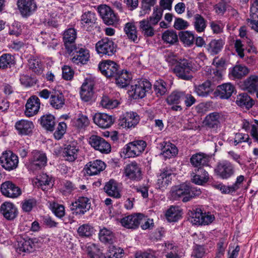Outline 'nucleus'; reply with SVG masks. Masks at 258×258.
I'll use <instances>...</instances> for the list:
<instances>
[{"label":"nucleus","mask_w":258,"mask_h":258,"mask_svg":"<svg viewBox=\"0 0 258 258\" xmlns=\"http://www.w3.org/2000/svg\"><path fill=\"white\" fill-rule=\"evenodd\" d=\"M93 121L99 127L106 128L113 123L114 118L111 115L106 113H97L94 116Z\"/></svg>","instance_id":"b1692460"},{"label":"nucleus","mask_w":258,"mask_h":258,"mask_svg":"<svg viewBox=\"0 0 258 258\" xmlns=\"http://www.w3.org/2000/svg\"><path fill=\"white\" fill-rule=\"evenodd\" d=\"M246 21L247 25L258 33V12H250V18Z\"/></svg>","instance_id":"e2e57ef3"},{"label":"nucleus","mask_w":258,"mask_h":258,"mask_svg":"<svg viewBox=\"0 0 258 258\" xmlns=\"http://www.w3.org/2000/svg\"><path fill=\"white\" fill-rule=\"evenodd\" d=\"M67 51L73 55L72 60L76 64H85L89 60V51L82 45H75L71 49V50H68Z\"/></svg>","instance_id":"6e6552de"},{"label":"nucleus","mask_w":258,"mask_h":258,"mask_svg":"<svg viewBox=\"0 0 258 258\" xmlns=\"http://www.w3.org/2000/svg\"><path fill=\"white\" fill-rule=\"evenodd\" d=\"M73 124L74 126L78 129H84L88 126L89 120L87 116L79 114L77 118L74 119Z\"/></svg>","instance_id":"bf43d9fd"},{"label":"nucleus","mask_w":258,"mask_h":258,"mask_svg":"<svg viewBox=\"0 0 258 258\" xmlns=\"http://www.w3.org/2000/svg\"><path fill=\"white\" fill-rule=\"evenodd\" d=\"M18 163V157L11 151L4 152L0 156V164L6 170L11 171L16 169Z\"/></svg>","instance_id":"0eeeda50"},{"label":"nucleus","mask_w":258,"mask_h":258,"mask_svg":"<svg viewBox=\"0 0 258 258\" xmlns=\"http://www.w3.org/2000/svg\"><path fill=\"white\" fill-rule=\"evenodd\" d=\"M40 101L38 97L33 95L29 98L25 104V115L28 117L33 116L39 112Z\"/></svg>","instance_id":"f3484780"},{"label":"nucleus","mask_w":258,"mask_h":258,"mask_svg":"<svg viewBox=\"0 0 258 258\" xmlns=\"http://www.w3.org/2000/svg\"><path fill=\"white\" fill-rule=\"evenodd\" d=\"M236 103L239 106L249 109L254 105V101L246 93H241L237 96Z\"/></svg>","instance_id":"ea45409f"},{"label":"nucleus","mask_w":258,"mask_h":258,"mask_svg":"<svg viewBox=\"0 0 258 258\" xmlns=\"http://www.w3.org/2000/svg\"><path fill=\"white\" fill-rule=\"evenodd\" d=\"M147 143L143 140H135L130 142L122 149L124 158H135L140 156L145 150Z\"/></svg>","instance_id":"f03ea898"},{"label":"nucleus","mask_w":258,"mask_h":258,"mask_svg":"<svg viewBox=\"0 0 258 258\" xmlns=\"http://www.w3.org/2000/svg\"><path fill=\"white\" fill-rule=\"evenodd\" d=\"M234 87L231 83H225L217 87V91L222 99H228L234 91Z\"/></svg>","instance_id":"a19ab883"},{"label":"nucleus","mask_w":258,"mask_h":258,"mask_svg":"<svg viewBox=\"0 0 258 258\" xmlns=\"http://www.w3.org/2000/svg\"><path fill=\"white\" fill-rule=\"evenodd\" d=\"M1 212L4 217L9 220L15 219L18 215L15 206L10 202H5L1 206Z\"/></svg>","instance_id":"cd10ccee"},{"label":"nucleus","mask_w":258,"mask_h":258,"mask_svg":"<svg viewBox=\"0 0 258 258\" xmlns=\"http://www.w3.org/2000/svg\"><path fill=\"white\" fill-rule=\"evenodd\" d=\"M79 151V148L77 143L72 142L64 148L63 156L66 160L73 162L77 158Z\"/></svg>","instance_id":"c756f323"},{"label":"nucleus","mask_w":258,"mask_h":258,"mask_svg":"<svg viewBox=\"0 0 258 258\" xmlns=\"http://www.w3.org/2000/svg\"><path fill=\"white\" fill-rule=\"evenodd\" d=\"M140 117L134 112H126L125 116L120 120L119 124L125 128H130L135 127L139 122Z\"/></svg>","instance_id":"393cba45"},{"label":"nucleus","mask_w":258,"mask_h":258,"mask_svg":"<svg viewBox=\"0 0 258 258\" xmlns=\"http://www.w3.org/2000/svg\"><path fill=\"white\" fill-rule=\"evenodd\" d=\"M14 57L10 53H5L0 56V69L10 68L15 63Z\"/></svg>","instance_id":"8fccbe9b"},{"label":"nucleus","mask_w":258,"mask_h":258,"mask_svg":"<svg viewBox=\"0 0 258 258\" xmlns=\"http://www.w3.org/2000/svg\"><path fill=\"white\" fill-rule=\"evenodd\" d=\"M49 102L53 108L59 109L64 106L65 99L63 95L59 91H53Z\"/></svg>","instance_id":"f704fd0d"},{"label":"nucleus","mask_w":258,"mask_h":258,"mask_svg":"<svg viewBox=\"0 0 258 258\" xmlns=\"http://www.w3.org/2000/svg\"><path fill=\"white\" fill-rule=\"evenodd\" d=\"M99 238L104 243L112 244L115 236L114 233L110 230L103 228L99 231Z\"/></svg>","instance_id":"a18cd8bd"},{"label":"nucleus","mask_w":258,"mask_h":258,"mask_svg":"<svg viewBox=\"0 0 258 258\" xmlns=\"http://www.w3.org/2000/svg\"><path fill=\"white\" fill-rule=\"evenodd\" d=\"M37 182V185L38 187L41 188L43 190L48 189V187L51 186V179L46 174L43 173L40 175L36 179Z\"/></svg>","instance_id":"6e6d98bb"},{"label":"nucleus","mask_w":258,"mask_h":258,"mask_svg":"<svg viewBox=\"0 0 258 258\" xmlns=\"http://www.w3.org/2000/svg\"><path fill=\"white\" fill-rule=\"evenodd\" d=\"M163 10L161 8L154 9L153 13L151 16L148 19L150 24L155 25L158 24L162 18Z\"/></svg>","instance_id":"0e129e2a"},{"label":"nucleus","mask_w":258,"mask_h":258,"mask_svg":"<svg viewBox=\"0 0 258 258\" xmlns=\"http://www.w3.org/2000/svg\"><path fill=\"white\" fill-rule=\"evenodd\" d=\"M124 170L125 177L131 180L139 181L143 178L141 166L136 161H132L127 164Z\"/></svg>","instance_id":"1a4fd4ad"},{"label":"nucleus","mask_w":258,"mask_h":258,"mask_svg":"<svg viewBox=\"0 0 258 258\" xmlns=\"http://www.w3.org/2000/svg\"><path fill=\"white\" fill-rule=\"evenodd\" d=\"M89 144L96 150L102 153H108L111 151L110 145L103 138L96 135L91 136L89 140Z\"/></svg>","instance_id":"4468645a"},{"label":"nucleus","mask_w":258,"mask_h":258,"mask_svg":"<svg viewBox=\"0 0 258 258\" xmlns=\"http://www.w3.org/2000/svg\"><path fill=\"white\" fill-rule=\"evenodd\" d=\"M98 12L107 25H113L117 23L118 18L111 9L106 5H101L98 7Z\"/></svg>","instance_id":"ddd939ff"},{"label":"nucleus","mask_w":258,"mask_h":258,"mask_svg":"<svg viewBox=\"0 0 258 258\" xmlns=\"http://www.w3.org/2000/svg\"><path fill=\"white\" fill-rule=\"evenodd\" d=\"M211 157L204 153L200 152L192 155L190 158V163L196 169L208 166Z\"/></svg>","instance_id":"412c9836"},{"label":"nucleus","mask_w":258,"mask_h":258,"mask_svg":"<svg viewBox=\"0 0 258 258\" xmlns=\"http://www.w3.org/2000/svg\"><path fill=\"white\" fill-rule=\"evenodd\" d=\"M98 69L101 74L108 78H114L118 72L119 66L110 60H104L99 63Z\"/></svg>","instance_id":"f8f14e48"},{"label":"nucleus","mask_w":258,"mask_h":258,"mask_svg":"<svg viewBox=\"0 0 258 258\" xmlns=\"http://www.w3.org/2000/svg\"><path fill=\"white\" fill-rule=\"evenodd\" d=\"M95 48L98 54L111 56L116 52L117 45L111 39L105 37L96 43Z\"/></svg>","instance_id":"20e7f679"},{"label":"nucleus","mask_w":258,"mask_h":258,"mask_svg":"<svg viewBox=\"0 0 258 258\" xmlns=\"http://www.w3.org/2000/svg\"><path fill=\"white\" fill-rule=\"evenodd\" d=\"M106 165L104 162L100 160L90 161L86 165L85 170L89 175H94L99 173L105 169Z\"/></svg>","instance_id":"c85d7f7f"},{"label":"nucleus","mask_w":258,"mask_h":258,"mask_svg":"<svg viewBox=\"0 0 258 258\" xmlns=\"http://www.w3.org/2000/svg\"><path fill=\"white\" fill-rule=\"evenodd\" d=\"M162 39L164 43L173 45L178 41V36L175 31L167 30L162 33Z\"/></svg>","instance_id":"de8ad7c7"},{"label":"nucleus","mask_w":258,"mask_h":258,"mask_svg":"<svg viewBox=\"0 0 258 258\" xmlns=\"http://www.w3.org/2000/svg\"><path fill=\"white\" fill-rule=\"evenodd\" d=\"M214 172L220 178L227 179L234 174L235 167L230 161L224 160L217 164Z\"/></svg>","instance_id":"423d86ee"},{"label":"nucleus","mask_w":258,"mask_h":258,"mask_svg":"<svg viewBox=\"0 0 258 258\" xmlns=\"http://www.w3.org/2000/svg\"><path fill=\"white\" fill-rule=\"evenodd\" d=\"M249 73V70L245 66L239 64L234 66L230 71V74L234 79H241Z\"/></svg>","instance_id":"79ce46f5"},{"label":"nucleus","mask_w":258,"mask_h":258,"mask_svg":"<svg viewBox=\"0 0 258 258\" xmlns=\"http://www.w3.org/2000/svg\"><path fill=\"white\" fill-rule=\"evenodd\" d=\"M104 190L107 195L110 197L116 199L120 198L121 197L117 182L113 179H111L106 183L104 187Z\"/></svg>","instance_id":"c9c22d12"},{"label":"nucleus","mask_w":258,"mask_h":258,"mask_svg":"<svg viewBox=\"0 0 258 258\" xmlns=\"http://www.w3.org/2000/svg\"><path fill=\"white\" fill-rule=\"evenodd\" d=\"M17 6L21 14L25 16H30L37 8L35 0H18Z\"/></svg>","instance_id":"aec40b11"},{"label":"nucleus","mask_w":258,"mask_h":258,"mask_svg":"<svg viewBox=\"0 0 258 258\" xmlns=\"http://www.w3.org/2000/svg\"><path fill=\"white\" fill-rule=\"evenodd\" d=\"M94 84L90 79H86L83 83L80 92L81 98L85 102H89L92 99Z\"/></svg>","instance_id":"4be33fe9"},{"label":"nucleus","mask_w":258,"mask_h":258,"mask_svg":"<svg viewBox=\"0 0 258 258\" xmlns=\"http://www.w3.org/2000/svg\"><path fill=\"white\" fill-rule=\"evenodd\" d=\"M16 245L17 250L20 252L30 251L33 247V243L30 239L25 240L21 239L17 241Z\"/></svg>","instance_id":"4d7b16f0"},{"label":"nucleus","mask_w":258,"mask_h":258,"mask_svg":"<svg viewBox=\"0 0 258 258\" xmlns=\"http://www.w3.org/2000/svg\"><path fill=\"white\" fill-rule=\"evenodd\" d=\"M119 102L116 99L110 98L107 96H103L100 101L102 107L107 109H113L118 106Z\"/></svg>","instance_id":"680f3d73"},{"label":"nucleus","mask_w":258,"mask_h":258,"mask_svg":"<svg viewBox=\"0 0 258 258\" xmlns=\"http://www.w3.org/2000/svg\"><path fill=\"white\" fill-rule=\"evenodd\" d=\"M1 189L4 196L11 198H18L22 194L20 188L11 181H7L3 183Z\"/></svg>","instance_id":"dca6fc26"},{"label":"nucleus","mask_w":258,"mask_h":258,"mask_svg":"<svg viewBox=\"0 0 258 258\" xmlns=\"http://www.w3.org/2000/svg\"><path fill=\"white\" fill-rule=\"evenodd\" d=\"M123 250L115 247L111 248L109 251L106 253V258H121L122 256Z\"/></svg>","instance_id":"774afa93"},{"label":"nucleus","mask_w":258,"mask_h":258,"mask_svg":"<svg viewBox=\"0 0 258 258\" xmlns=\"http://www.w3.org/2000/svg\"><path fill=\"white\" fill-rule=\"evenodd\" d=\"M183 96V92L174 91H173L166 98V101L169 105H173L171 109L173 110H181L182 107L177 104H179L182 101Z\"/></svg>","instance_id":"bb28decb"},{"label":"nucleus","mask_w":258,"mask_h":258,"mask_svg":"<svg viewBox=\"0 0 258 258\" xmlns=\"http://www.w3.org/2000/svg\"><path fill=\"white\" fill-rule=\"evenodd\" d=\"M77 33L74 28H70L64 31L63 39L66 49L71 50V49L76 45L74 44L76 38Z\"/></svg>","instance_id":"473e14b6"},{"label":"nucleus","mask_w":258,"mask_h":258,"mask_svg":"<svg viewBox=\"0 0 258 258\" xmlns=\"http://www.w3.org/2000/svg\"><path fill=\"white\" fill-rule=\"evenodd\" d=\"M124 32L127 37L133 42H137L138 40L137 28L132 23H127L124 28Z\"/></svg>","instance_id":"603ef678"},{"label":"nucleus","mask_w":258,"mask_h":258,"mask_svg":"<svg viewBox=\"0 0 258 258\" xmlns=\"http://www.w3.org/2000/svg\"><path fill=\"white\" fill-rule=\"evenodd\" d=\"M224 44L225 42L222 39H213L206 46V48L211 55H216L221 51Z\"/></svg>","instance_id":"58836bf2"},{"label":"nucleus","mask_w":258,"mask_h":258,"mask_svg":"<svg viewBox=\"0 0 258 258\" xmlns=\"http://www.w3.org/2000/svg\"><path fill=\"white\" fill-rule=\"evenodd\" d=\"M191 69V63L188 60L183 59L175 66L174 72L179 78L189 80L192 78Z\"/></svg>","instance_id":"9b49d317"},{"label":"nucleus","mask_w":258,"mask_h":258,"mask_svg":"<svg viewBox=\"0 0 258 258\" xmlns=\"http://www.w3.org/2000/svg\"><path fill=\"white\" fill-rule=\"evenodd\" d=\"M40 123L45 129L52 132L54 130L56 123L55 118L51 114H45L41 116Z\"/></svg>","instance_id":"37998d69"},{"label":"nucleus","mask_w":258,"mask_h":258,"mask_svg":"<svg viewBox=\"0 0 258 258\" xmlns=\"http://www.w3.org/2000/svg\"><path fill=\"white\" fill-rule=\"evenodd\" d=\"M95 14L91 11H87L84 13L81 19V24L84 26H91L95 23Z\"/></svg>","instance_id":"13d9d810"},{"label":"nucleus","mask_w":258,"mask_h":258,"mask_svg":"<svg viewBox=\"0 0 258 258\" xmlns=\"http://www.w3.org/2000/svg\"><path fill=\"white\" fill-rule=\"evenodd\" d=\"M221 120V114L218 112H214L207 115L204 122L206 126L216 130L220 126Z\"/></svg>","instance_id":"7c9ffc66"},{"label":"nucleus","mask_w":258,"mask_h":258,"mask_svg":"<svg viewBox=\"0 0 258 258\" xmlns=\"http://www.w3.org/2000/svg\"><path fill=\"white\" fill-rule=\"evenodd\" d=\"M190 221L194 225H206L211 223L215 219L213 215L204 212L200 208L193 209L191 212Z\"/></svg>","instance_id":"39448f33"},{"label":"nucleus","mask_w":258,"mask_h":258,"mask_svg":"<svg viewBox=\"0 0 258 258\" xmlns=\"http://www.w3.org/2000/svg\"><path fill=\"white\" fill-rule=\"evenodd\" d=\"M47 162L46 154L39 151H34L31 153L27 166L29 170L35 171L44 167Z\"/></svg>","instance_id":"7ed1b4c3"},{"label":"nucleus","mask_w":258,"mask_h":258,"mask_svg":"<svg viewBox=\"0 0 258 258\" xmlns=\"http://www.w3.org/2000/svg\"><path fill=\"white\" fill-rule=\"evenodd\" d=\"M205 71L209 74L208 78L213 83H218L222 79V71L220 70L212 69L211 67L207 66L205 68Z\"/></svg>","instance_id":"864d4df0"},{"label":"nucleus","mask_w":258,"mask_h":258,"mask_svg":"<svg viewBox=\"0 0 258 258\" xmlns=\"http://www.w3.org/2000/svg\"><path fill=\"white\" fill-rule=\"evenodd\" d=\"M153 88L157 96L161 97L167 92L168 86L164 80L159 79L155 81Z\"/></svg>","instance_id":"09e8293b"},{"label":"nucleus","mask_w":258,"mask_h":258,"mask_svg":"<svg viewBox=\"0 0 258 258\" xmlns=\"http://www.w3.org/2000/svg\"><path fill=\"white\" fill-rule=\"evenodd\" d=\"M180 213L178 207L171 206L166 211L165 216L169 222H175L180 218Z\"/></svg>","instance_id":"5fc2aeb1"},{"label":"nucleus","mask_w":258,"mask_h":258,"mask_svg":"<svg viewBox=\"0 0 258 258\" xmlns=\"http://www.w3.org/2000/svg\"><path fill=\"white\" fill-rule=\"evenodd\" d=\"M91 207L90 200L87 197H80L70 206L73 214L76 215H83L89 211Z\"/></svg>","instance_id":"9d476101"},{"label":"nucleus","mask_w":258,"mask_h":258,"mask_svg":"<svg viewBox=\"0 0 258 258\" xmlns=\"http://www.w3.org/2000/svg\"><path fill=\"white\" fill-rule=\"evenodd\" d=\"M179 37L180 41L187 46H190L194 44L195 39L194 34L189 31L179 32Z\"/></svg>","instance_id":"3c124183"},{"label":"nucleus","mask_w":258,"mask_h":258,"mask_svg":"<svg viewBox=\"0 0 258 258\" xmlns=\"http://www.w3.org/2000/svg\"><path fill=\"white\" fill-rule=\"evenodd\" d=\"M207 20L201 15L196 14L193 15L192 25L198 33L204 32L207 26Z\"/></svg>","instance_id":"72a5a7b5"},{"label":"nucleus","mask_w":258,"mask_h":258,"mask_svg":"<svg viewBox=\"0 0 258 258\" xmlns=\"http://www.w3.org/2000/svg\"><path fill=\"white\" fill-rule=\"evenodd\" d=\"M161 154L165 159H169L177 154V148L171 143L163 142L161 144Z\"/></svg>","instance_id":"e433bc0d"},{"label":"nucleus","mask_w":258,"mask_h":258,"mask_svg":"<svg viewBox=\"0 0 258 258\" xmlns=\"http://www.w3.org/2000/svg\"><path fill=\"white\" fill-rule=\"evenodd\" d=\"M116 85L120 88H125L128 86L132 79V75L127 71H118L114 77Z\"/></svg>","instance_id":"2f4dec72"},{"label":"nucleus","mask_w":258,"mask_h":258,"mask_svg":"<svg viewBox=\"0 0 258 258\" xmlns=\"http://www.w3.org/2000/svg\"><path fill=\"white\" fill-rule=\"evenodd\" d=\"M94 231V228L91 225L85 224L78 228L77 232L80 236L88 237L93 234Z\"/></svg>","instance_id":"052dcab7"},{"label":"nucleus","mask_w":258,"mask_h":258,"mask_svg":"<svg viewBox=\"0 0 258 258\" xmlns=\"http://www.w3.org/2000/svg\"><path fill=\"white\" fill-rule=\"evenodd\" d=\"M15 127L19 135L27 136L32 133L34 125L32 121L21 119L16 122Z\"/></svg>","instance_id":"5701e85b"},{"label":"nucleus","mask_w":258,"mask_h":258,"mask_svg":"<svg viewBox=\"0 0 258 258\" xmlns=\"http://www.w3.org/2000/svg\"><path fill=\"white\" fill-rule=\"evenodd\" d=\"M201 193L199 188L186 183L173 187L170 191L173 200L181 199L183 202L189 201L193 197L200 195Z\"/></svg>","instance_id":"f257e3e1"},{"label":"nucleus","mask_w":258,"mask_h":258,"mask_svg":"<svg viewBox=\"0 0 258 258\" xmlns=\"http://www.w3.org/2000/svg\"><path fill=\"white\" fill-rule=\"evenodd\" d=\"M144 220V215L137 213L128 215L122 218L120 223L122 226L128 229H136Z\"/></svg>","instance_id":"a211bd4d"},{"label":"nucleus","mask_w":258,"mask_h":258,"mask_svg":"<svg viewBox=\"0 0 258 258\" xmlns=\"http://www.w3.org/2000/svg\"><path fill=\"white\" fill-rule=\"evenodd\" d=\"M240 87L250 93H254L258 90V76L251 75L240 83Z\"/></svg>","instance_id":"a878e982"},{"label":"nucleus","mask_w":258,"mask_h":258,"mask_svg":"<svg viewBox=\"0 0 258 258\" xmlns=\"http://www.w3.org/2000/svg\"><path fill=\"white\" fill-rule=\"evenodd\" d=\"M151 83L147 80H141L134 85L131 87V91L133 92V95L134 98H143L146 95V92L151 89Z\"/></svg>","instance_id":"2eb2a0df"},{"label":"nucleus","mask_w":258,"mask_h":258,"mask_svg":"<svg viewBox=\"0 0 258 258\" xmlns=\"http://www.w3.org/2000/svg\"><path fill=\"white\" fill-rule=\"evenodd\" d=\"M36 205V201L35 199H26L22 203V209L25 212H29Z\"/></svg>","instance_id":"338daca9"},{"label":"nucleus","mask_w":258,"mask_h":258,"mask_svg":"<svg viewBox=\"0 0 258 258\" xmlns=\"http://www.w3.org/2000/svg\"><path fill=\"white\" fill-rule=\"evenodd\" d=\"M29 69L36 73H40L42 72V65L38 59L30 58L28 60Z\"/></svg>","instance_id":"69168bd1"},{"label":"nucleus","mask_w":258,"mask_h":258,"mask_svg":"<svg viewBox=\"0 0 258 258\" xmlns=\"http://www.w3.org/2000/svg\"><path fill=\"white\" fill-rule=\"evenodd\" d=\"M152 25L148 20L144 19L139 22V29L144 36L150 37L154 35L155 31Z\"/></svg>","instance_id":"c03bdc74"},{"label":"nucleus","mask_w":258,"mask_h":258,"mask_svg":"<svg viewBox=\"0 0 258 258\" xmlns=\"http://www.w3.org/2000/svg\"><path fill=\"white\" fill-rule=\"evenodd\" d=\"M211 82L207 81L203 84L195 86V91L199 96H207L213 89L211 88Z\"/></svg>","instance_id":"49530a36"},{"label":"nucleus","mask_w":258,"mask_h":258,"mask_svg":"<svg viewBox=\"0 0 258 258\" xmlns=\"http://www.w3.org/2000/svg\"><path fill=\"white\" fill-rule=\"evenodd\" d=\"M173 172V170L169 167H166L161 171L157 183L159 189L163 190L171 183Z\"/></svg>","instance_id":"6ab92c4d"},{"label":"nucleus","mask_w":258,"mask_h":258,"mask_svg":"<svg viewBox=\"0 0 258 258\" xmlns=\"http://www.w3.org/2000/svg\"><path fill=\"white\" fill-rule=\"evenodd\" d=\"M196 173L192 176V182L198 185H203L206 183L209 179V175L203 168L195 169Z\"/></svg>","instance_id":"4c0bfd02"}]
</instances>
